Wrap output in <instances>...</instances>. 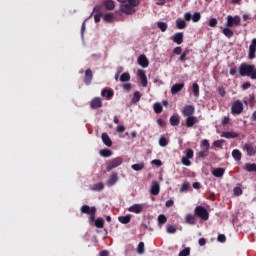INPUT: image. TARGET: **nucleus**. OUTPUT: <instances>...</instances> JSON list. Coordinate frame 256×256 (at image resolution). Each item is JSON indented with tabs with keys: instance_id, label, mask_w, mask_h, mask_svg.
Wrapping results in <instances>:
<instances>
[{
	"instance_id": "nucleus-1",
	"label": "nucleus",
	"mask_w": 256,
	"mask_h": 256,
	"mask_svg": "<svg viewBox=\"0 0 256 256\" xmlns=\"http://www.w3.org/2000/svg\"><path fill=\"white\" fill-rule=\"evenodd\" d=\"M254 69H255V65L242 63L238 68L239 75L241 77H250V79H252Z\"/></svg>"
},
{
	"instance_id": "nucleus-2",
	"label": "nucleus",
	"mask_w": 256,
	"mask_h": 256,
	"mask_svg": "<svg viewBox=\"0 0 256 256\" xmlns=\"http://www.w3.org/2000/svg\"><path fill=\"white\" fill-rule=\"evenodd\" d=\"M194 215L199 217V219H202V221L209 220V211H207V209L203 206H196L194 209Z\"/></svg>"
},
{
	"instance_id": "nucleus-3",
	"label": "nucleus",
	"mask_w": 256,
	"mask_h": 256,
	"mask_svg": "<svg viewBox=\"0 0 256 256\" xmlns=\"http://www.w3.org/2000/svg\"><path fill=\"white\" fill-rule=\"evenodd\" d=\"M122 164H123V158L116 157L109 161V163L107 164V167H106V171L109 173V172L113 171V169H117V167H119Z\"/></svg>"
},
{
	"instance_id": "nucleus-4",
	"label": "nucleus",
	"mask_w": 256,
	"mask_h": 256,
	"mask_svg": "<svg viewBox=\"0 0 256 256\" xmlns=\"http://www.w3.org/2000/svg\"><path fill=\"white\" fill-rule=\"evenodd\" d=\"M232 115H241L243 113V103L241 100H236L231 106Z\"/></svg>"
},
{
	"instance_id": "nucleus-5",
	"label": "nucleus",
	"mask_w": 256,
	"mask_h": 256,
	"mask_svg": "<svg viewBox=\"0 0 256 256\" xmlns=\"http://www.w3.org/2000/svg\"><path fill=\"white\" fill-rule=\"evenodd\" d=\"M238 25H241V17L239 16H227V22L226 27H238Z\"/></svg>"
},
{
	"instance_id": "nucleus-6",
	"label": "nucleus",
	"mask_w": 256,
	"mask_h": 256,
	"mask_svg": "<svg viewBox=\"0 0 256 256\" xmlns=\"http://www.w3.org/2000/svg\"><path fill=\"white\" fill-rule=\"evenodd\" d=\"M195 114V106L193 105H186L182 109V115L184 117H193Z\"/></svg>"
},
{
	"instance_id": "nucleus-7",
	"label": "nucleus",
	"mask_w": 256,
	"mask_h": 256,
	"mask_svg": "<svg viewBox=\"0 0 256 256\" xmlns=\"http://www.w3.org/2000/svg\"><path fill=\"white\" fill-rule=\"evenodd\" d=\"M255 53H256V38H253L249 46L248 59L250 60L255 59Z\"/></svg>"
},
{
	"instance_id": "nucleus-8",
	"label": "nucleus",
	"mask_w": 256,
	"mask_h": 256,
	"mask_svg": "<svg viewBox=\"0 0 256 256\" xmlns=\"http://www.w3.org/2000/svg\"><path fill=\"white\" fill-rule=\"evenodd\" d=\"M103 107V100L100 97H95L90 101L91 109H101Z\"/></svg>"
},
{
	"instance_id": "nucleus-9",
	"label": "nucleus",
	"mask_w": 256,
	"mask_h": 256,
	"mask_svg": "<svg viewBox=\"0 0 256 256\" xmlns=\"http://www.w3.org/2000/svg\"><path fill=\"white\" fill-rule=\"evenodd\" d=\"M243 151H246L248 157H253L256 154V146L247 143L243 146Z\"/></svg>"
},
{
	"instance_id": "nucleus-10",
	"label": "nucleus",
	"mask_w": 256,
	"mask_h": 256,
	"mask_svg": "<svg viewBox=\"0 0 256 256\" xmlns=\"http://www.w3.org/2000/svg\"><path fill=\"white\" fill-rule=\"evenodd\" d=\"M121 13H125V15H133L135 13V8H132L128 3L122 4L120 6Z\"/></svg>"
},
{
	"instance_id": "nucleus-11",
	"label": "nucleus",
	"mask_w": 256,
	"mask_h": 256,
	"mask_svg": "<svg viewBox=\"0 0 256 256\" xmlns=\"http://www.w3.org/2000/svg\"><path fill=\"white\" fill-rule=\"evenodd\" d=\"M81 213H84L85 215H91L93 213H97V208L95 206L90 207L89 205H83L80 208Z\"/></svg>"
},
{
	"instance_id": "nucleus-12",
	"label": "nucleus",
	"mask_w": 256,
	"mask_h": 256,
	"mask_svg": "<svg viewBox=\"0 0 256 256\" xmlns=\"http://www.w3.org/2000/svg\"><path fill=\"white\" fill-rule=\"evenodd\" d=\"M114 95H115V91H113V89L111 88H104L101 92V96L105 97L107 101H111Z\"/></svg>"
},
{
	"instance_id": "nucleus-13",
	"label": "nucleus",
	"mask_w": 256,
	"mask_h": 256,
	"mask_svg": "<svg viewBox=\"0 0 256 256\" xmlns=\"http://www.w3.org/2000/svg\"><path fill=\"white\" fill-rule=\"evenodd\" d=\"M118 181H119V176L117 172H113L109 177V179L106 181V185L108 187H113V185H115V183H117Z\"/></svg>"
},
{
	"instance_id": "nucleus-14",
	"label": "nucleus",
	"mask_w": 256,
	"mask_h": 256,
	"mask_svg": "<svg viewBox=\"0 0 256 256\" xmlns=\"http://www.w3.org/2000/svg\"><path fill=\"white\" fill-rule=\"evenodd\" d=\"M128 211L139 215L140 213H143V204H134L128 208Z\"/></svg>"
},
{
	"instance_id": "nucleus-15",
	"label": "nucleus",
	"mask_w": 256,
	"mask_h": 256,
	"mask_svg": "<svg viewBox=\"0 0 256 256\" xmlns=\"http://www.w3.org/2000/svg\"><path fill=\"white\" fill-rule=\"evenodd\" d=\"M137 63L138 65H140V67H143L144 69L149 67V60L145 55H140L137 59Z\"/></svg>"
},
{
	"instance_id": "nucleus-16",
	"label": "nucleus",
	"mask_w": 256,
	"mask_h": 256,
	"mask_svg": "<svg viewBox=\"0 0 256 256\" xmlns=\"http://www.w3.org/2000/svg\"><path fill=\"white\" fill-rule=\"evenodd\" d=\"M137 75L139 79L141 80L142 87H147L148 82H147V75L145 74L144 70L139 69L137 71Z\"/></svg>"
},
{
	"instance_id": "nucleus-17",
	"label": "nucleus",
	"mask_w": 256,
	"mask_h": 256,
	"mask_svg": "<svg viewBox=\"0 0 256 256\" xmlns=\"http://www.w3.org/2000/svg\"><path fill=\"white\" fill-rule=\"evenodd\" d=\"M92 81H93V71L91 69H87L85 71L84 83L85 85H91Z\"/></svg>"
},
{
	"instance_id": "nucleus-18",
	"label": "nucleus",
	"mask_w": 256,
	"mask_h": 256,
	"mask_svg": "<svg viewBox=\"0 0 256 256\" xmlns=\"http://www.w3.org/2000/svg\"><path fill=\"white\" fill-rule=\"evenodd\" d=\"M183 87H185V83H177L174 84L171 87V93L172 95H177V93H179L180 91H183Z\"/></svg>"
},
{
	"instance_id": "nucleus-19",
	"label": "nucleus",
	"mask_w": 256,
	"mask_h": 256,
	"mask_svg": "<svg viewBox=\"0 0 256 256\" xmlns=\"http://www.w3.org/2000/svg\"><path fill=\"white\" fill-rule=\"evenodd\" d=\"M172 41L173 43H176V45H181V43H183V33L182 32L175 33L172 36Z\"/></svg>"
},
{
	"instance_id": "nucleus-20",
	"label": "nucleus",
	"mask_w": 256,
	"mask_h": 256,
	"mask_svg": "<svg viewBox=\"0 0 256 256\" xmlns=\"http://www.w3.org/2000/svg\"><path fill=\"white\" fill-rule=\"evenodd\" d=\"M161 191V187L159 186V182L154 181L152 182L150 193L151 195H157Z\"/></svg>"
},
{
	"instance_id": "nucleus-21",
	"label": "nucleus",
	"mask_w": 256,
	"mask_h": 256,
	"mask_svg": "<svg viewBox=\"0 0 256 256\" xmlns=\"http://www.w3.org/2000/svg\"><path fill=\"white\" fill-rule=\"evenodd\" d=\"M197 117L195 116H187L186 120H185V125L188 128L193 127L196 123H197Z\"/></svg>"
},
{
	"instance_id": "nucleus-22",
	"label": "nucleus",
	"mask_w": 256,
	"mask_h": 256,
	"mask_svg": "<svg viewBox=\"0 0 256 256\" xmlns=\"http://www.w3.org/2000/svg\"><path fill=\"white\" fill-rule=\"evenodd\" d=\"M94 12L96 13L94 15V21L95 23H99V21H101V17H103V13H101V6H95Z\"/></svg>"
},
{
	"instance_id": "nucleus-23",
	"label": "nucleus",
	"mask_w": 256,
	"mask_h": 256,
	"mask_svg": "<svg viewBox=\"0 0 256 256\" xmlns=\"http://www.w3.org/2000/svg\"><path fill=\"white\" fill-rule=\"evenodd\" d=\"M102 141L106 147H111L113 145V141H111V138L109 137V134L102 133Z\"/></svg>"
},
{
	"instance_id": "nucleus-24",
	"label": "nucleus",
	"mask_w": 256,
	"mask_h": 256,
	"mask_svg": "<svg viewBox=\"0 0 256 256\" xmlns=\"http://www.w3.org/2000/svg\"><path fill=\"white\" fill-rule=\"evenodd\" d=\"M179 123H181V119L179 118V115L174 114L170 117V125H172V127H177Z\"/></svg>"
},
{
	"instance_id": "nucleus-25",
	"label": "nucleus",
	"mask_w": 256,
	"mask_h": 256,
	"mask_svg": "<svg viewBox=\"0 0 256 256\" xmlns=\"http://www.w3.org/2000/svg\"><path fill=\"white\" fill-rule=\"evenodd\" d=\"M185 222L188 225H195V223H197V218H195V215L193 214H187L185 217Z\"/></svg>"
},
{
	"instance_id": "nucleus-26",
	"label": "nucleus",
	"mask_w": 256,
	"mask_h": 256,
	"mask_svg": "<svg viewBox=\"0 0 256 256\" xmlns=\"http://www.w3.org/2000/svg\"><path fill=\"white\" fill-rule=\"evenodd\" d=\"M104 7L107 11H113L115 9V1L113 0H104Z\"/></svg>"
},
{
	"instance_id": "nucleus-27",
	"label": "nucleus",
	"mask_w": 256,
	"mask_h": 256,
	"mask_svg": "<svg viewBox=\"0 0 256 256\" xmlns=\"http://www.w3.org/2000/svg\"><path fill=\"white\" fill-rule=\"evenodd\" d=\"M221 137H225V139H237L239 134L237 132H223Z\"/></svg>"
},
{
	"instance_id": "nucleus-28",
	"label": "nucleus",
	"mask_w": 256,
	"mask_h": 256,
	"mask_svg": "<svg viewBox=\"0 0 256 256\" xmlns=\"http://www.w3.org/2000/svg\"><path fill=\"white\" fill-rule=\"evenodd\" d=\"M245 171H248V173H256V164L255 163H246L244 165Z\"/></svg>"
},
{
	"instance_id": "nucleus-29",
	"label": "nucleus",
	"mask_w": 256,
	"mask_h": 256,
	"mask_svg": "<svg viewBox=\"0 0 256 256\" xmlns=\"http://www.w3.org/2000/svg\"><path fill=\"white\" fill-rule=\"evenodd\" d=\"M214 177H223L225 175V168H216L212 171Z\"/></svg>"
},
{
	"instance_id": "nucleus-30",
	"label": "nucleus",
	"mask_w": 256,
	"mask_h": 256,
	"mask_svg": "<svg viewBox=\"0 0 256 256\" xmlns=\"http://www.w3.org/2000/svg\"><path fill=\"white\" fill-rule=\"evenodd\" d=\"M118 221L122 223V225H127L128 223H131V215L119 216Z\"/></svg>"
},
{
	"instance_id": "nucleus-31",
	"label": "nucleus",
	"mask_w": 256,
	"mask_h": 256,
	"mask_svg": "<svg viewBox=\"0 0 256 256\" xmlns=\"http://www.w3.org/2000/svg\"><path fill=\"white\" fill-rule=\"evenodd\" d=\"M189 53H190L189 49L184 50L180 54L178 61H180V63H185V61H187V55H189Z\"/></svg>"
},
{
	"instance_id": "nucleus-32",
	"label": "nucleus",
	"mask_w": 256,
	"mask_h": 256,
	"mask_svg": "<svg viewBox=\"0 0 256 256\" xmlns=\"http://www.w3.org/2000/svg\"><path fill=\"white\" fill-rule=\"evenodd\" d=\"M232 157L233 159H235V161H241V157H242L241 151L239 149H234L232 151Z\"/></svg>"
},
{
	"instance_id": "nucleus-33",
	"label": "nucleus",
	"mask_w": 256,
	"mask_h": 256,
	"mask_svg": "<svg viewBox=\"0 0 256 256\" xmlns=\"http://www.w3.org/2000/svg\"><path fill=\"white\" fill-rule=\"evenodd\" d=\"M223 35H225V37H227L228 39H231V37H233L234 32L233 30H231L229 27H226L222 30Z\"/></svg>"
},
{
	"instance_id": "nucleus-34",
	"label": "nucleus",
	"mask_w": 256,
	"mask_h": 256,
	"mask_svg": "<svg viewBox=\"0 0 256 256\" xmlns=\"http://www.w3.org/2000/svg\"><path fill=\"white\" fill-rule=\"evenodd\" d=\"M120 81L122 83H127V81H131V75L127 72H124L120 76Z\"/></svg>"
},
{
	"instance_id": "nucleus-35",
	"label": "nucleus",
	"mask_w": 256,
	"mask_h": 256,
	"mask_svg": "<svg viewBox=\"0 0 256 256\" xmlns=\"http://www.w3.org/2000/svg\"><path fill=\"white\" fill-rule=\"evenodd\" d=\"M131 167L134 171H143V169H145V163L141 162L138 164H133Z\"/></svg>"
},
{
	"instance_id": "nucleus-36",
	"label": "nucleus",
	"mask_w": 256,
	"mask_h": 256,
	"mask_svg": "<svg viewBox=\"0 0 256 256\" xmlns=\"http://www.w3.org/2000/svg\"><path fill=\"white\" fill-rule=\"evenodd\" d=\"M95 227H97L98 229H103V227H105V220H103V218L96 219Z\"/></svg>"
},
{
	"instance_id": "nucleus-37",
	"label": "nucleus",
	"mask_w": 256,
	"mask_h": 256,
	"mask_svg": "<svg viewBox=\"0 0 256 256\" xmlns=\"http://www.w3.org/2000/svg\"><path fill=\"white\" fill-rule=\"evenodd\" d=\"M103 189H105V184H103V182L94 184L92 187V191H103Z\"/></svg>"
},
{
	"instance_id": "nucleus-38",
	"label": "nucleus",
	"mask_w": 256,
	"mask_h": 256,
	"mask_svg": "<svg viewBox=\"0 0 256 256\" xmlns=\"http://www.w3.org/2000/svg\"><path fill=\"white\" fill-rule=\"evenodd\" d=\"M153 109H154L155 113H157V114L163 113V106L159 102L154 103Z\"/></svg>"
},
{
	"instance_id": "nucleus-39",
	"label": "nucleus",
	"mask_w": 256,
	"mask_h": 256,
	"mask_svg": "<svg viewBox=\"0 0 256 256\" xmlns=\"http://www.w3.org/2000/svg\"><path fill=\"white\" fill-rule=\"evenodd\" d=\"M176 27L177 29H185V27H187V23L185 20L178 19L176 20Z\"/></svg>"
},
{
	"instance_id": "nucleus-40",
	"label": "nucleus",
	"mask_w": 256,
	"mask_h": 256,
	"mask_svg": "<svg viewBox=\"0 0 256 256\" xmlns=\"http://www.w3.org/2000/svg\"><path fill=\"white\" fill-rule=\"evenodd\" d=\"M100 155L101 157H111V155H113V151L109 149H102L100 150Z\"/></svg>"
},
{
	"instance_id": "nucleus-41",
	"label": "nucleus",
	"mask_w": 256,
	"mask_h": 256,
	"mask_svg": "<svg viewBox=\"0 0 256 256\" xmlns=\"http://www.w3.org/2000/svg\"><path fill=\"white\" fill-rule=\"evenodd\" d=\"M141 101V92L136 91L133 94L132 103H139Z\"/></svg>"
},
{
	"instance_id": "nucleus-42",
	"label": "nucleus",
	"mask_w": 256,
	"mask_h": 256,
	"mask_svg": "<svg viewBox=\"0 0 256 256\" xmlns=\"http://www.w3.org/2000/svg\"><path fill=\"white\" fill-rule=\"evenodd\" d=\"M105 23H112V21L115 19V17L113 16V13H107L104 15L103 17Z\"/></svg>"
},
{
	"instance_id": "nucleus-43",
	"label": "nucleus",
	"mask_w": 256,
	"mask_h": 256,
	"mask_svg": "<svg viewBox=\"0 0 256 256\" xmlns=\"http://www.w3.org/2000/svg\"><path fill=\"white\" fill-rule=\"evenodd\" d=\"M137 253H138V255H143V253H145V243L144 242H139L138 247H137Z\"/></svg>"
},
{
	"instance_id": "nucleus-44",
	"label": "nucleus",
	"mask_w": 256,
	"mask_h": 256,
	"mask_svg": "<svg viewBox=\"0 0 256 256\" xmlns=\"http://www.w3.org/2000/svg\"><path fill=\"white\" fill-rule=\"evenodd\" d=\"M165 223H167V216H165L164 214H160L158 216V224L165 225Z\"/></svg>"
},
{
	"instance_id": "nucleus-45",
	"label": "nucleus",
	"mask_w": 256,
	"mask_h": 256,
	"mask_svg": "<svg viewBox=\"0 0 256 256\" xmlns=\"http://www.w3.org/2000/svg\"><path fill=\"white\" fill-rule=\"evenodd\" d=\"M157 27L160 29V31H162V33H165V31H167V23L165 22H158L157 23Z\"/></svg>"
},
{
	"instance_id": "nucleus-46",
	"label": "nucleus",
	"mask_w": 256,
	"mask_h": 256,
	"mask_svg": "<svg viewBox=\"0 0 256 256\" xmlns=\"http://www.w3.org/2000/svg\"><path fill=\"white\" fill-rule=\"evenodd\" d=\"M207 155H209V150H202L197 153V157L199 159H205V157H207Z\"/></svg>"
},
{
	"instance_id": "nucleus-47",
	"label": "nucleus",
	"mask_w": 256,
	"mask_h": 256,
	"mask_svg": "<svg viewBox=\"0 0 256 256\" xmlns=\"http://www.w3.org/2000/svg\"><path fill=\"white\" fill-rule=\"evenodd\" d=\"M192 91L194 93V97H199V84L194 83L192 85Z\"/></svg>"
},
{
	"instance_id": "nucleus-48",
	"label": "nucleus",
	"mask_w": 256,
	"mask_h": 256,
	"mask_svg": "<svg viewBox=\"0 0 256 256\" xmlns=\"http://www.w3.org/2000/svg\"><path fill=\"white\" fill-rule=\"evenodd\" d=\"M159 145L160 147H167V145H169V141L165 137H160Z\"/></svg>"
},
{
	"instance_id": "nucleus-49",
	"label": "nucleus",
	"mask_w": 256,
	"mask_h": 256,
	"mask_svg": "<svg viewBox=\"0 0 256 256\" xmlns=\"http://www.w3.org/2000/svg\"><path fill=\"white\" fill-rule=\"evenodd\" d=\"M189 255H191V248L187 247L182 251H180L178 256H189Z\"/></svg>"
},
{
	"instance_id": "nucleus-50",
	"label": "nucleus",
	"mask_w": 256,
	"mask_h": 256,
	"mask_svg": "<svg viewBox=\"0 0 256 256\" xmlns=\"http://www.w3.org/2000/svg\"><path fill=\"white\" fill-rule=\"evenodd\" d=\"M192 21H193L194 23H198V21H201V13L195 12V13L192 15Z\"/></svg>"
},
{
	"instance_id": "nucleus-51",
	"label": "nucleus",
	"mask_w": 256,
	"mask_h": 256,
	"mask_svg": "<svg viewBox=\"0 0 256 256\" xmlns=\"http://www.w3.org/2000/svg\"><path fill=\"white\" fill-rule=\"evenodd\" d=\"M185 155H186L185 157L187 159H193V155H194L193 149H191V148L186 149Z\"/></svg>"
},
{
	"instance_id": "nucleus-52",
	"label": "nucleus",
	"mask_w": 256,
	"mask_h": 256,
	"mask_svg": "<svg viewBox=\"0 0 256 256\" xmlns=\"http://www.w3.org/2000/svg\"><path fill=\"white\" fill-rule=\"evenodd\" d=\"M190 158H187V157H182L181 159V163L183 165H185L186 167H191V160H189Z\"/></svg>"
},
{
	"instance_id": "nucleus-53",
	"label": "nucleus",
	"mask_w": 256,
	"mask_h": 256,
	"mask_svg": "<svg viewBox=\"0 0 256 256\" xmlns=\"http://www.w3.org/2000/svg\"><path fill=\"white\" fill-rule=\"evenodd\" d=\"M233 193L236 197H239V196L243 195V189H241V187H235L233 189Z\"/></svg>"
},
{
	"instance_id": "nucleus-54",
	"label": "nucleus",
	"mask_w": 256,
	"mask_h": 256,
	"mask_svg": "<svg viewBox=\"0 0 256 256\" xmlns=\"http://www.w3.org/2000/svg\"><path fill=\"white\" fill-rule=\"evenodd\" d=\"M220 97H225V95H227V92L225 91V88L223 86H219L217 89Z\"/></svg>"
},
{
	"instance_id": "nucleus-55",
	"label": "nucleus",
	"mask_w": 256,
	"mask_h": 256,
	"mask_svg": "<svg viewBox=\"0 0 256 256\" xmlns=\"http://www.w3.org/2000/svg\"><path fill=\"white\" fill-rule=\"evenodd\" d=\"M166 231L167 233H177V228L173 225H168L166 227Z\"/></svg>"
},
{
	"instance_id": "nucleus-56",
	"label": "nucleus",
	"mask_w": 256,
	"mask_h": 256,
	"mask_svg": "<svg viewBox=\"0 0 256 256\" xmlns=\"http://www.w3.org/2000/svg\"><path fill=\"white\" fill-rule=\"evenodd\" d=\"M185 191H189V183L185 182L181 185L180 193H185Z\"/></svg>"
},
{
	"instance_id": "nucleus-57",
	"label": "nucleus",
	"mask_w": 256,
	"mask_h": 256,
	"mask_svg": "<svg viewBox=\"0 0 256 256\" xmlns=\"http://www.w3.org/2000/svg\"><path fill=\"white\" fill-rule=\"evenodd\" d=\"M182 53H183V48H181V46H177L173 49L174 55H181Z\"/></svg>"
},
{
	"instance_id": "nucleus-58",
	"label": "nucleus",
	"mask_w": 256,
	"mask_h": 256,
	"mask_svg": "<svg viewBox=\"0 0 256 256\" xmlns=\"http://www.w3.org/2000/svg\"><path fill=\"white\" fill-rule=\"evenodd\" d=\"M223 143H225L224 140H216L214 141L213 145L214 147H218L219 149H221L223 147Z\"/></svg>"
},
{
	"instance_id": "nucleus-59",
	"label": "nucleus",
	"mask_w": 256,
	"mask_h": 256,
	"mask_svg": "<svg viewBox=\"0 0 256 256\" xmlns=\"http://www.w3.org/2000/svg\"><path fill=\"white\" fill-rule=\"evenodd\" d=\"M217 23H218V21L216 18H211L208 22V25H209V27H217Z\"/></svg>"
},
{
	"instance_id": "nucleus-60",
	"label": "nucleus",
	"mask_w": 256,
	"mask_h": 256,
	"mask_svg": "<svg viewBox=\"0 0 256 256\" xmlns=\"http://www.w3.org/2000/svg\"><path fill=\"white\" fill-rule=\"evenodd\" d=\"M128 4L135 9V7H137V5H139V0H128Z\"/></svg>"
},
{
	"instance_id": "nucleus-61",
	"label": "nucleus",
	"mask_w": 256,
	"mask_h": 256,
	"mask_svg": "<svg viewBox=\"0 0 256 256\" xmlns=\"http://www.w3.org/2000/svg\"><path fill=\"white\" fill-rule=\"evenodd\" d=\"M217 241H219V243H225L227 241V237H225L224 234H219L217 237Z\"/></svg>"
},
{
	"instance_id": "nucleus-62",
	"label": "nucleus",
	"mask_w": 256,
	"mask_h": 256,
	"mask_svg": "<svg viewBox=\"0 0 256 256\" xmlns=\"http://www.w3.org/2000/svg\"><path fill=\"white\" fill-rule=\"evenodd\" d=\"M202 146L206 148V149H205L206 151H209V147H211V145L209 144V140L204 139V140L202 141Z\"/></svg>"
},
{
	"instance_id": "nucleus-63",
	"label": "nucleus",
	"mask_w": 256,
	"mask_h": 256,
	"mask_svg": "<svg viewBox=\"0 0 256 256\" xmlns=\"http://www.w3.org/2000/svg\"><path fill=\"white\" fill-rule=\"evenodd\" d=\"M192 17H193V15H191V13L186 12L184 14V21H191Z\"/></svg>"
},
{
	"instance_id": "nucleus-64",
	"label": "nucleus",
	"mask_w": 256,
	"mask_h": 256,
	"mask_svg": "<svg viewBox=\"0 0 256 256\" xmlns=\"http://www.w3.org/2000/svg\"><path fill=\"white\" fill-rule=\"evenodd\" d=\"M122 88L124 89V91H131V84L129 83L123 84Z\"/></svg>"
}]
</instances>
